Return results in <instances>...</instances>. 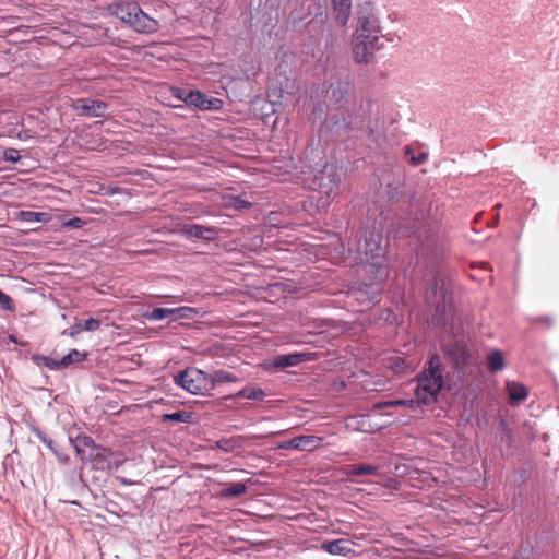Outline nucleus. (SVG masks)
<instances>
[{
    "mask_svg": "<svg viewBox=\"0 0 559 559\" xmlns=\"http://www.w3.org/2000/svg\"><path fill=\"white\" fill-rule=\"evenodd\" d=\"M73 109L81 116L86 117H104L108 105L98 99L80 98L73 105Z\"/></svg>",
    "mask_w": 559,
    "mask_h": 559,
    "instance_id": "obj_7",
    "label": "nucleus"
},
{
    "mask_svg": "<svg viewBox=\"0 0 559 559\" xmlns=\"http://www.w3.org/2000/svg\"><path fill=\"white\" fill-rule=\"evenodd\" d=\"M237 397L247 399L252 401H261L265 396V393L262 389L257 388L254 385H247L241 389L237 394Z\"/></svg>",
    "mask_w": 559,
    "mask_h": 559,
    "instance_id": "obj_22",
    "label": "nucleus"
},
{
    "mask_svg": "<svg viewBox=\"0 0 559 559\" xmlns=\"http://www.w3.org/2000/svg\"><path fill=\"white\" fill-rule=\"evenodd\" d=\"M209 379L211 382V390H213L217 384L234 383L238 381L236 374L223 369L215 370L213 373L209 374Z\"/></svg>",
    "mask_w": 559,
    "mask_h": 559,
    "instance_id": "obj_18",
    "label": "nucleus"
},
{
    "mask_svg": "<svg viewBox=\"0 0 559 559\" xmlns=\"http://www.w3.org/2000/svg\"><path fill=\"white\" fill-rule=\"evenodd\" d=\"M504 367V358L500 350L495 349L488 355V369L491 372L501 371Z\"/></svg>",
    "mask_w": 559,
    "mask_h": 559,
    "instance_id": "obj_23",
    "label": "nucleus"
},
{
    "mask_svg": "<svg viewBox=\"0 0 559 559\" xmlns=\"http://www.w3.org/2000/svg\"><path fill=\"white\" fill-rule=\"evenodd\" d=\"M384 48V36L383 35H371L362 36L357 39V36H353L352 50L354 60L360 64H368L374 52Z\"/></svg>",
    "mask_w": 559,
    "mask_h": 559,
    "instance_id": "obj_5",
    "label": "nucleus"
},
{
    "mask_svg": "<svg viewBox=\"0 0 559 559\" xmlns=\"http://www.w3.org/2000/svg\"><path fill=\"white\" fill-rule=\"evenodd\" d=\"M3 159L10 163H17L21 159L20 152L15 148H7L3 152Z\"/></svg>",
    "mask_w": 559,
    "mask_h": 559,
    "instance_id": "obj_34",
    "label": "nucleus"
},
{
    "mask_svg": "<svg viewBox=\"0 0 559 559\" xmlns=\"http://www.w3.org/2000/svg\"><path fill=\"white\" fill-rule=\"evenodd\" d=\"M288 164L282 159V193L285 191L283 185L293 181L301 188H308L320 193L318 207H326L340 192L341 174L334 164L325 163L317 173H312L308 167L298 169L294 174L288 170Z\"/></svg>",
    "mask_w": 559,
    "mask_h": 559,
    "instance_id": "obj_1",
    "label": "nucleus"
},
{
    "mask_svg": "<svg viewBox=\"0 0 559 559\" xmlns=\"http://www.w3.org/2000/svg\"><path fill=\"white\" fill-rule=\"evenodd\" d=\"M70 442L73 444L76 453L81 455L84 453L85 448H94L95 442L92 437L90 436H78L75 439L70 438Z\"/></svg>",
    "mask_w": 559,
    "mask_h": 559,
    "instance_id": "obj_24",
    "label": "nucleus"
},
{
    "mask_svg": "<svg viewBox=\"0 0 559 559\" xmlns=\"http://www.w3.org/2000/svg\"><path fill=\"white\" fill-rule=\"evenodd\" d=\"M286 209L292 210L289 206H286V205H284V204L282 203V207H281L282 214L284 213V211H285Z\"/></svg>",
    "mask_w": 559,
    "mask_h": 559,
    "instance_id": "obj_45",
    "label": "nucleus"
},
{
    "mask_svg": "<svg viewBox=\"0 0 559 559\" xmlns=\"http://www.w3.org/2000/svg\"><path fill=\"white\" fill-rule=\"evenodd\" d=\"M506 390L511 405H519L528 396L527 388L520 382L507 381Z\"/></svg>",
    "mask_w": 559,
    "mask_h": 559,
    "instance_id": "obj_14",
    "label": "nucleus"
},
{
    "mask_svg": "<svg viewBox=\"0 0 559 559\" xmlns=\"http://www.w3.org/2000/svg\"><path fill=\"white\" fill-rule=\"evenodd\" d=\"M17 217L26 223H48L51 219L49 213L34 211H21Z\"/></svg>",
    "mask_w": 559,
    "mask_h": 559,
    "instance_id": "obj_20",
    "label": "nucleus"
},
{
    "mask_svg": "<svg viewBox=\"0 0 559 559\" xmlns=\"http://www.w3.org/2000/svg\"><path fill=\"white\" fill-rule=\"evenodd\" d=\"M85 357H86L85 353H81L76 349H72L69 354L63 356L62 359H60V365H63L64 367H67L72 364L83 361L85 359Z\"/></svg>",
    "mask_w": 559,
    "mask_h": 559,
    "instance_id": "obj_28",
    "label": "nucleus"
},
{
    "mask_svg": "<svg viewBox=\"0 0 559 559\" xmlns=\"http://www.w3.org/2000/svg\"><path fill=\"white\" fill-rule=\"evenodd\" d=\"M19 139L20 140H25V139H27V134L26 133H20L19 134Z\"/></svg>",
    "mask_w": 559,
    "mask_h": 559,
    "instance_id": "obj_41",
    "label": "nucleus"
},
{
    "mask_svg": "<svg viewBox=\"0 0 559 559\" xmlns=\"http://www.w3.org/2000/svg\"><path fill=\"white\" fill-rule=\"evenodd\" d=\"M192 420V413L187 411H178L175 413L164 414L162 421L168 423V421H177V423H191Z\"/></svg>",
    "mask_w": 559,
    "mask_h": 559,
    "instance_id": "obj_25",
    "label": "nucleus"
},
{
    "mask_svg": "<svg viewBox=\"0 0 559 559\" xmlns=\"http://www.w3.org/2000/svg\"><path fill=\"white\" fill-rule=\"evenodd\" d=\"M0 307L9 312H14L16 310V306L13 299L7 295L4 292H1L0 295Z\"/></svg>",
    "mask_w": 559,
    "mask_h": 559,
    "instance_id": "obj_31",
    "label": "nucleus"
},
{
    "mask_svg": "<svg viewBox=\"0 0 559 559\" xmlns=\"http://www.w3.org/2000/svg\"><path fill=\"white\" fill-rule=\"evenodd\" d=\"M189 106H194L201 110H218L221 109L223 102L216 97H209L203 92L192 90L188 94Z\"/></svg>",
    "mask_w": 559,
    "mask_h": 559,
    "instance_id": "obj_9",
    "label": "nucleus"
},
{
    "mask_svg": "<svg viewBox=\"0 0 559 559\" xmlns=\"http://www.w3.org/2000/svg\"><path fill=\"white\" fill-rule=\"evenodd\" d=\"M38 359L45 367L49 368L50 370H57L64 367L63 365H60V360H55L50 357L40 356Z\"/></svg>",
    "mask_w": 559,
    "mask_h": 559,
    "instance_id": "obj_33",
    "label": "nucleus"
},
{
    "mask_svg": "<svg viewBox=\"0 0 559 559\" xmlns=\"http://www.w3.org/2000/svg\"><path fill=\"white\" fill-rule=\"evenodd\" d=\"M234 206L239 210L249 209L251 206V203L241 199L240 197H237V198H235Z\"/></svg>",
    "mask_w": 559,
    "mask_h": 559,
    "instance_id": "obj_39",
    "label": "nucleus"
},
{
    "mask_svg": "<svg viewBox=\"0 0 559 559\" xmlns=\"http://www.w3.org/2000/svg\"><path fill=\"white\" fill-rule=\"evenodd\" d=\"M58 457H59V460H60V461H62V462H67V461H68V457H67V456L62 457V456H59V455H58Z\"/></svg>",
    "mask_w": 559,
    "mask_h": 559,
    "instance_id": "obj_46",
    "label": "nucleus"
},
{
    "mask_svg": "<svg viewBox=\"0 0 559 559\" xmlns=\"http://www.w3.org/2000/svg\"><path fill=\"white\" fill-rule=\"evenodd\" d=\"M314 357H316L314 353H294V354L282 355V368L297 366L298 364H300L302 361L312 360V359H314Z\"/></svg>",
    "mask_w": 559,
    "mask_h": 559,
    "instance_id": "obj_19",
    "label": "nucleus"
},
{
    "mask_svg": "<svg viewBox=\"0 0 559 559\" xmlns=\"http://www.w3.org/2000/svg\"><path fill=\"white\" fill-rule=\"evenodd\" d=\"M109 10L117 19L130 25L139 12V4L136 2H115L109 5Z\"/></svg>",
    "mask_w": 559,
    "mask_h": 559,
    "instance_id": "obj_10",
    "label": "nucleus"
},
{
    "mask_svg": "<svg viewBox=\"0 0 559 559\" xmlns=\"http://www.w3.org/2000/svg\"><path fill=\"white\" fill-rule=\"evenodd\" d=\"M336 20L341 25H346L352 13V0H332Z\"/></svg>",
    "mask_w": 559,
    "mask_h": 559,
    "instance_id": "obj_17",
    "label": "nucleus"
},
{
    "mask_svg": "<svg viewBox=\"0 0 559 559\" xmlns=\"http://www.w3.org/2000/svg\"><path fill=\"white\" fill-rule=\"evenodd\" d=\"M546 323L550 324V320L545 318Z\"/></svg>",
    "mask_w": 559,
    "mask_h": 559,
    "instance_id": "obj_47",
    "label": "nucleus"
},
{
    "mask_svg": "<svg viewBox=\"0 0 559 559\" xmlns=\"http://www.w3.org/2000/svg\"><path fill=\"white\" fill-rule=\"evenodd\" d=\"M370 302H372V304L378 302V298H377V296H376V295H373V296L370 298Z\"/></svg>",
    "mask_w": 559,
    "mask_h": 559,
    "instance_id": "obj_42",
    "label": "nucleus"
},
{
    "mask_svg": "<svg viewBox=\"0 0 559 559\" xmlns=\"http://www.w3.org/2000/svg\"><path fill=\"white\" fill-rule=\"evenodd\" d=\"M379 473V467L374 465L368 464H359L349 466L346 475L348 477L352 476H361V475H377Z\"/></svg>",
    "mask_w": 559,
    "mask_h": 559,
    "instance_id": "obj_21",
    "label": "nucleus"
},
{
    "mask_svg": "<svg viewBox=\"0 0 559 559\" xmlns=\"http://www.w3.org/2000/svg\"><path fill=\"white\" fill-rule=\"evenodd\" d=\"M348 83L342 81L338 76L332 78L328 86L324 85L325 97L332 103H340L347 93Z\"/></svg>",
    "mask_w": 559,
    "mask_h": 559,
    "instance_id": "obj_13",
    "label": "nucleus"
},
{
    "mask_svg": "<svg viewBox=\"0 0 559 559\" xmlns=\"http://www.w3.org/2000/svg\"><path fill=\"white\" fill-rule=\"evenodd\" d=\"M354 543L345 538H340L331 542H325L321 545V549L331 555H343L347 556L353 552L352 545Z\"/></svg>",
    "mask_w": 559,
    "mask_h": 559,
    "instance_id": "obj_15",
    "label": "nucleus"
},
{
    "mask_svg": "<svg viewBox=\"0 0 559 559\" xmlns=\"http://www.w3.org/2000/svg\"><path fill=\"white\" fill-rule=\"evenodd\" d=\"M174 381L176 385L194 395H204L211 391L209 373L194 367H189L174 376Z\"/></svg>",
    "mask_w": 559,
    "mask_h": 559,
    "instance_id": "obj_4",
    "label": "nucleus"
},
{
    "mask_svg": "<svg viewBox=\"0 0 559 559\" xmlns=\"http://www.w3.org/2000/svg\"><path fill=\"white\" fill-rule=\"evenodd\" d=\"M443 368L438 354L431 355L428 368L417 377L415 390L417 401L430 405L437 401V396L443 386Z\"/></svg>",
    "mask_w": 559,
    "mask_h": 559,
    "instance_id": "obj_2",
    "label": "nucleus"
},
{
    "mask_svg": "<svg viewBox=\"0 0 559 559\" xmlns=\"http://www.w3.org/2000/svg\"><path fill=\"white\" fill-rule=\"evenodd\" d=\"M322 439L313 435H300L289 440H282V450L295 449L300 451H313L321 444Z\"/></svg>",
    "mask_w": 559,
    "mask_h": 559,
    "instance_id": "obj_8",
    "label": "nucleus"
},
{
    "mask_svg": "<svg viewBox=\"0 0 559 559\" xmlns=\"http://www.w3.org/2000/svg\"><path fill=\"white\" fill-rule=\"evenodd\" d=\"M177 311V309L154 308L151 312L145 314V318L151 321H160L174 314Z\"/></svg>",
    "mask_w": 559,
    "mask_h": 559,
    "instance_id": "obj_27",
    "label": "nucleus"
},
{
    "mask_svg": "<svg viewBox=\"0 0 559 559\" xmlns=\"http://www.w3.org/2000/svg\"><path fill=\"white\" fill-rule=\"evenodd\" d=\"M225 443H226V441L221 440V441H218V443H217V444H218V447H219V448H224V447H225Z\"/></svg>",
    "mask_w": 559,
    "mask_h": 559,
    "instance_id": "obj_43",
    "label": "nucleus"
},
{
    "mask_svg": "<svg viewBox=\"0 0 559 559\" xmlns=\"http://www.w3.org/2000/svg\"><path fill=\"white\" fill-rule=\"evenodd\" d=\"M130 26L136 32L147 34L155 33L159 28L158 22L144 13L140 7L139 12H136V15L133 17Z\"/></svg>",
    "mask_w": 559,
    "mask_h": 559,
    "instance_id": "obj_12",
    "label": "nucleus"
},
{
    "mask_svg": "<svg viewBox=\"0 0 559 559\" xmlns=\"http://www.w3.org/2000/svg\"><path fill=\"white\" fill-rule=\"evenodd\" d=\"M35 436L45 443L56 455H58L55 441L51 440L45 432L39 429H34Z\"/></svg>",
    "mask_w": 559,
    "mask_h": 559,
    "instance_id": "obj_32",
    "label": "nucleus"
},
{
    "mask_svg": "<svg viewBox=\"0 0 559 559\" xmlns=\"http://www.w3.org/2000/svg\"><path fill=\"white\" fill-rule=\"evenodd\" d=\"M225 443H226V441L221 440V441H218V443H217V444H218V447H219V448H224V447H225Z\"/></svg>",
    "mask_w": 559,
    "mask_h": 559,
    "instance_id": "obj_44",
    "label": "nucleus"
},
{
    "mask_svg": "<svg viewBox=\"0 0 559 559\" xmlns=\"http://www.w3.org/2000/svg\"><path fill=\"white\" fill-rule=\"evenodd\" d=\"M382 234L378 230H367L364 241L358 245V254L361 262L369 264L376 270V278L383 280L385 272L382 264L384 250L381 247Z\"/></svg>",
    "mask_w": 559,
    "mask_h": 559,
    "instance_id": "obj_3",
    "label": "nucleus"
},
{
    "mask_svg": "<svg viewBox=\"0 0 559 559\" xmlns=\"http://www.w3.org/2000/svg\"><path fill=\"white\" fill-rule=\"evenodd\" d=\"M64 227L68 228H82L85 225V221L80 217H73L67 222H63L62 224Z\"/></svg>",
    "mask_w": 559,
    "mask_h": 559,
    "instance_id": "obj_37",
    "label": "nucleus"
},
{
    "mask_svg": "<svg viewBox=\"0 0 559 559\" xmlns=\"http://www.w3.org/2000/svg\"><path fill=\"white\" fill-rule=\"evenodd\" d=\"M215 229L211 227H205L198 224L186 225L183 228V234L189 238L204 239L211 240L215 235Z\"/></svg>",
    "mask_w": 559,
    "mask_h": 559,
    "instance_id": "obj_16",
    "label": "nucleus"
},
{
    "mask_svg": "<svg viewBox=\"0 0 559 559\" xmlns=\"http://www.w3.org/2000/svg\"><path fill=\"white\" fill-rule=\"evenodd\" d=\"M405 155L409 158V162L414 166L421 165L427 159V154L424 152L415 153V150L412 146L405 147Z\"/></svg>",
    "mask_w": 559,
    "mask_h": 559,
    "instance_id": "obj_29",
    "label": "nucleus"
},
{
    "mask_svg": "<svg viewBox=\"0 0 559 559\" xmlns=\"http://www.w3.org/2000/svg\"><path fill=\"white\" fill-rule=\"evenodd\" d=\"M414 404L413 400H394V401H385V402H379L373 405L374 409L381 411L386 407L392 406H411Z\"/></svg>",
    "mask_w": 559,
    "mask_h": 559,
    "instance_id": "obj_30",
    "label": "nucleus"
},
{
    "mask_svg": "<svg viewBox=\"0 0 559 559\" xmlns=\"http://www.w3.org/2000/svg\"><path fill=\"white\" fill-rule=\"evenodd\" d=\"M83 331L94 332L100 328V321L94 318H90L82 324Z\"/></svg>",
    "mask_w": 559,
    "mask_h": 559,
    "instance_id": "obj_35",
    "label": "nucleus"
},
{
    "mask_svg": "<svg viewBox=\"0 0 559 559\" xmlns=\"http://www.w3.org/2000/svg\"><path fill=\"white\" fill-rule=\"evenodd\" d=\"M444 354L456 369H462L467 364L468 354L466 345L462 342H454L447 345L444 347Z\"/></svg>",
    "mask_w": 559,
    "mask_h": 559,
    "instance_id": "obj_11",
    "label": "nucleus"
},
{
    "mask_svg": "<svg viewBox=\"0 0 559 559\" xmlns=\"http://www.w3.org/2000/svg\"><path fill=\"white\" fill-rule=\"evenodd\" d=\"M273 365H274V367H276V368H277V367H280V357H278V358H274V360H273Z\"/></svg>",
    "mask_w": 559,
    "mask_h": 559,
    "instance_id": "obj_40",
    "label": "nucleus"
},
{
    "mask_svg": "<svg viewBox=\"0 0 559 559\" xmlns=\"http://www.w3.org/2000/svg\"><path fill=\"white\" fill-rule=\"evenodd\" d=\"M381 28L377 16L372 12L370 3L358 7L357 29L353 36L359 39L362 36L381 35Z\"/></svg>",
    "mask_w": 559,
    "mask_h": 559,
    "instance_id": "obj_6",
    "label": "nucleus"
},
{
    "mask_svg": "<svg viewBox=\"0 0 559 559\" xmlns=\"http://www.w3.org/2000/svg\"><path fill=\"white\" fill-rule=\"evenodd\" d=\"M83 331V326L80 322H75L72 326L63 331V335L74 337Z\"/></svg>",
    "mask_w": 559,
    "mask_h": 559,
    "instance_id": "obj_38",
    "label": "nucleus"
},
{
    "mask_svg": "<svg viewBox=\"0 0 559 559\" xmlns=\"http://www.w3.org/2000/svg\"><path fill=\"white\" fill-rule=\"evenodd\" d=\"M191 90H186V88H181V87H174L171 90V94L174 97L185 102L186 104H188V94L190 93Z\"/></svg>",
    "mask_w": 559,
    "mask_h": 559,
    "instance_id": "obj_36",
    "label": "nucleus"
},
{
    "mask_svg": "<svg viewBox=\"0 0 559 559\" xmlns=\"http://www.w3.org/2000/svg\"><path fill=\"white\" fill-rule=\"evenodd\" d=\"M247 491V486L243 483H234L222 490V497L234 498L243 495Z\"/></svg>",
    "mask_w": 559,
    "mask_h": 559,
    "instance_id": "obj_26",
    "label": "nucleus"
}]
</instances>
